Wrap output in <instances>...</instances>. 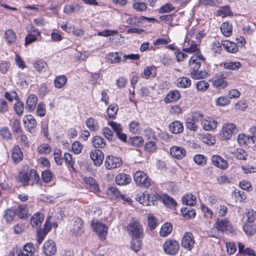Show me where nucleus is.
<instances>
[{
  "label": "nucleus",
  "instance_id": "f257e3e1",
  "mask_svg": "<svg viewBox=\"0 0 256 256\" xmlns=\"http://www.w3.org/2000/svg\"><path fill=\"white\" fill-rule=\"evenodd\" d=\"M128 231L132 238H141L144 234L142 225L136 221L132 222L128 224Z\"/></svg>",
  "mask_w": 256,
  "mask_h": 256
},
{
  "label": "nucleus",
  "instance_id": "f03ea898",
  "mask_svg": "<svg viewBox=\"0 0 256 256\" xmlns=\"http://www.w3.org/2000/svg\"><path fill=\"white\" fill-rule=\"evenodd\" d=\"M180 245L178 242L174 240H167L163 244L164 252L170 255L176 254L179 250Z\"/></svg>",
  "mask_w": 256,
  "mask_h": 256
},
{
  "label": "nucleus",
  "instance_id": "7ed1b4c3",
  "mask_svg": "<svg viewBox=\"0 0 256 256\" xmlns=\"http://www.w3.org/2000/svg\"><path fill=\"white\" fill-rule=\"evenodd\" d=\"M238 132L236 126L233 124H224L220 131L222 138L224 140L230 139L233 134Z\"/></svg>",
  "mask_w": 256,
  "mask_h": 256
},
{
  "label": "nucleus",
  "instance_id": "20e7f679",
  "mask_svg": "<svg viewBox=\"0 0 256 256\" xmlns=\"http://www.w3.org/2000/svg\"><path fill=\"white\" fill-rule=\"evenodd\" d=\"M134 180L137 184L144 188H148L150 182L146 174L142 171L136 172L134 175Z\"/></svg>",
  "mask_w": 256,
  "mask_h": 256
},
{
  "label": "nucleus",
  "instance_id": "39448f33",
  "mask_svg": "<svg viewBox=\"0 0 256 256\" xmlns=\"http://www.w3.org/2000/svg\"><path fill=\"white\" fill-rule=\"evenodd\" d=\"M92 226L101 240H104L106 238L107 234V227L105 224H102L97 220H93L92 221Z\"/></svg>",
  "mask_w": 256,
  "mask_h": 256
},
{
  "label": "nucleus",
  "instance_id": "423d86ee",
  "mask_svg": "<svg viewBox=\"0 0 256 256\" xmlns=\"http://www.w3.org/2000/svg\"><path fill=\"white\" fill-rule=\"evenodd\" d=\"M26 130L30 134H34L36 132L37 122L32 115L28 114L25 116L23 120Z\"/></svg>",
  "mask_w": 256,
  "mask_h": 256
},
{
  "label": "nucleus",
  "instance_id": "0eeeda50",
  "mask_svg": "<svg viewBox=\"0 0 256 256\" xmlns=\"http://www.w3.org/2000/svg\"><path fill=\"white\" fill-rule=\"evenodd\" d=\"M122 164V158L113 156H106L105 166L107 169L111 170L120 167Z\"/></svg>",
  "mask_w": 256,
  "mask_h": 256
},
{
  "label": "nucleus",
  "instance_id": "6e6552de",
  "mask_svg": "<svg viewBox=\"0 0 256 256\" xmlns=\"http://www.w3.org/2000/svg\"><path fill=\"white\" fill-rule=\"evenodd\" d=\"M202 114L200 112H195L192 118H188L186 120V126L190 130L196 132L198 130V126L196 124V122L198 121L199 118H203Z\"/></svg>",
  "mask_w": 256,
  "mask_h": 256
},
{
  "label": "nucleus",
  "instance_id": "1a4fd4ad",
  "mask_svg": "<svg viewBox=\"0 0 256 256\" xmlns=\"http://www.w3.org/2000/svg\"><path fill=\"white\" fill-rule=\"evenodd\" d=\"M90 156L96 166L102 165L104 159V154L102 151L98 149H94L90 152Z\"/></svg>",
  "mask_w": 256,
  "mask_h": 256
},
{
  "label": "nucleus",
  "instance_id": "9d476101",
  "mask_svg": "<svg viewBox=\"0 0 256 256\" xmlns=\"http://www.w3.org/2000/svg\"><path fill=\"white\" fill-rule=\"evenodd\" d=\"M228 76V74L225 72H220L216 76V78L213 80L212 84L214 87L224 89L228 85V82L225 80Z\"/></svg>",
  "mask_w": 256,
  "mask_h": 256
},
{
  "label": "nucleus",
  "instance_id": "9b49d317",
  "mask_svg": "<svg viewBox=\"0 0 256 256\" xmlns=\"http://www.w3.org/2000/svg\"><path fill=\"white\" fill-rule=\"evenodd\" d=\"M194 240L193 234L190 232H186L182 240V246L188 250H190L194 247Z\"/></svg>",
  "mask_w": 256,
  "mask_h": 256
},
{
  "label": "nucleus",
  "instance_id": "f8f14e48",
  "mask_svg": "<svg viewBox=\"0 0 256 256\" xmlns=\"http://www.w3.org/2000/svg\"><path fill=\"white\" fill-rule=\"evenodd\" d=\"M44 254L47 256H52L56 252V246L52 240H48L44 243L43 248Z\"/></svg>",
  "mask_w": 256,
  "mask_h": 256
},
{
  "label": "nucleus",
  "instance_id": "ddd939ff",
  "mask_svg": "<svg viewBox=\"0 0 256 256\" xmlns=\"http://www.w3.org/2000/svg\"><path fill=\"white\" fill-rule=\"evenodd\" d=\"M200 118L201 124L203 128L206 130H214L218 126L217 122L212 118H207L205 119Z\"/></svg>",
  "mask_w": 256,
  "mask_h": 256
},
{
  "label": "nucleus",
  "instance_id": "4468645a",
  "mask_svg": "<svg viewBox=\"0 0 256 256\" xmlns=\"http://www.w3.org/2000/svg\"><path fill=\"white\" fill-rule=\"evenodd\" d=\"M83 221L82 218H76L73 225L72 232L76 236H81L84 232Z\"/></svg>",
  "mask_w": 256,
  "mask_h": 256
},
{
  "label": "nucleus",
  "instance_id": "2eb2a0df",
  "mask_svg": "<svg viewBox=\"0 0 256 256\" xmlns=\"http://www.w3.org/2000/svg\"><path fill=\"white\" fill-rule=\"evenodd\" d=\"M212 162L214 166L222 170L226 169L228 166L227 161L218 155L213 156Z\"/></svg>",
  "mask_w": 256,
  "mask_h": 256
},
{
  "label": "nucleus",
  "instance_id": "dca6fc26",
  "mask_svg": "<svg viewBox=\"0 0 256 256\" xmlns=\"http://www.w3.org/2000/svg\"><path fill=\"white\" fill-rule=\"evenodd\" d=\"M38 102V98L34 94H30L27 98L26 108L28 112H30L34 110Z\"/></svg>",
  "mask_w": 256,
  "mask_h": 256
},
{
  "label": "nucleus",
  "instance_id": "f3484780",
  "mask_svg": "<svg viewBox=\"0 0 256 256\" xmlns=\"http://www.w3.org/2000/svg\"><path fill=\"white\" fill-rule=\"evenodd\" d=\"M4 38L8 46L15 44L17 40L16 34L12 29H8L4 32Z\"/></svg>",
  "mask_w": 256,
  "mask_h": 256
},
{
  "label": "nucleus",
  "instance_id": "a211bd4d",
  "mask_svg": "<svg viewBox=\"0 0 256 256\" xmlns=\"http://www.w3.org/2000/svg\"><path fill=\"white\" fill-rule=\"evenodd\" d=\"M170 153L173 157L179 160L185 156L186 152L182 147L174 146L170 148Z\"/></svg>",
  "mask_w": 256,
  "mask_h": 256
},
{
  "label": "nucleus",
  "instance_id": "6ab92c4d",
  "mask_svg": "<svg viewBox=\"0 0 256 256\" xmlns=\"http://www.w3.org/2000/svg\"><path fill=\"white\" fill-rule=\"evenodd\" d=\"M216 224L218 229L222 232L230 231L232 230V226L230 222L226 219L218 218Z\"/></svg>",
  "mask_w": 256,
  "mask_h": 256
},
{
  "label": "nucleus",
  "instance_id": "aec40b11",
  "mask_svg": "<svg viewBox=\"0 0 256 256\" xmlns=\"http://www.w3.org/2000/svg\"><path fill=\"white\" fill-rule=\"evenodd\" d=\"M84 180L90 191L96 194L99 192V187L94 178L92 177L84 178Z\"/></svg>",
  "mask_w": 256,
  "mask_h": 256
},
{
  "label": "nucleus",
  "instance_id": "412c9836",
  "mask_svg": "<svg viewBox=\"0 0 256 256\" xmlns=\"http://www.w3.org/2000/svg\"><path fill=\"white\" fill-rule=\"evenodd\" d=\"M131 177L130 176L121 173L117 175L116 177V182L118 185H126L131 182Z\"/></svg>",
  "mask_w": 256,
  "mask_h": 256
},
{
  "label": "nucleus",
  "instance_id": "4be33fe9",
  "mask_svg": "<svg viewBox=\"0 0 256 256\" xmlns=\"http://www.w3.org/2000/svg\"><path fill=\"white\" fill-rule=\"evenodd\" d=\"M44 220V214L41 212H36L32 217L30 224L32 227H38L41 226Z\"/></svg>",
  "mask_w": 256,
  "mask_h": 256
},
{
  "label": "nucleus",
  "instance_id": "5701e85b",
  "mask_svg": "<svg viewBox=\"0 0 256 256\" xmlns=\"http://www.w3.org/2000/svg\"><path fill=\"white\" fill-rule=\"evenodd\" d=\"M169 128L170 131L173 134H180L184 130L183 124L178 120H176L172 122Z\"/></svg>",
  "mask_w": 256,
  "mask_h": 256
},
{
  "label": "nucleus",
  "instance_id": "b1692460",
  "mask_svg": "<svg viewBox=\"0 0 256 256\" xmlns=\"http://www.w3.org/2000/svg\"><path fill=\"white\" fill-rule=\"evenodd\" d=\"M180 98V94L177 90H172L169 92L164 98L166 103H170L176 102Z\"/></svg>",
  "mask_w": 256,
  "mask_h": 256
},
{
  "label": "nucleus",
  "instance_id": "393cba45",
  "mask_svg": "<svg viewBox=\"0 0 256 256\" xmlns=\"http://www.w3.org/2000/svg\"><path fill=\"white\" fill-rule=\"evenodd\" d=\"M16 214L19 218L26 219L28 217V209L26 204L20 205L16 210Z\"/></svg>",
  "mask_w": 256,
  "mask_h": 256
},
{
  "label": "nucleus",
  "instance_id": "a878e982",
  "mask_svg": "<svg viewBox=\"0 0 256 256\" xmlns=\"http://www.w3.org/2000/svg\"><path fill=\"white\" fill-rule=\"evenodd\" d=\"M23 158L22 152L18 145H15L12 149V158L14 162L18 163L20 162Z\"/></svg>",
  "mask_w": 256,
  "mask_h": 256
},
{
  "label": "nucleus",
  "instance_id": "bb28decb",
  "mask_svg": "<svg viewBox=\"0 0 256 256\" xmlns=\"http://www.w3.org/2000/svg\"><path fill=\"white\" fill-rule=\"evenodd\" d=\"M222 44L224 48L229 52L234 54L238 50V46L236 44L228 40L222 41Z\"/></svg>",
  "mask_w": 256,
  "mask_h": 256
},
{
  "label": "nucleus",
  "instance_id": "cd10ccee",
  "mask_svg": "<svg viewBox=\"0 0 256 256\" xmlns=\"http://www.w3.org/2000/svg\"><path fill=\"white\" fill-rule=\"evenodd\" d=\"M190 72H192L196 70L200 69L201 66V62H199L198 56H192L188 61Z\"/></svg>",
  "mask_w": 256,
  "mask_h": 256
},
{
  "label": "nucleus",
  "instance_id": "c85d7f7f",
  "mask_svg": "<svg viewBox=\"0 0 256 256\" xmlns=\"http://www.w3.org/2000/svg\"><path fill=\"white\" fill-rule=\"evenodd\" d=\"M220 30L225 36H230L232 33V26L231 23L224 22L220 26Z\"/></svg>",
  "mask_w": 256,
  "mask_h": 256
},
{
  "label": "nucleus",
  "instance_id": "c756f323",
  "mask_svg": "<svg viewBox=\"0 0 256 256\" xmlns=\"http://www.w3.org/2000/svg\"><path fill=\"white\" fill-rule=\"evenodd\" d=\"M238 142L241 146L254 144V140L252 139L250 136H246L244 134H240L238 135Z\"/></svg>",
  "mask_w": 256,
  "mask_h": 256
},
{
  "label": "nucleus",
  "instance_id": "7c9ffc66",
  "mask_svg": "<svg viewBox=\"0 0 256 256\" xmlns=\"http://www.w3.org/2000/svg\"><path fill=\"white\" fill-rule=\"evenodd\" d=\"M172 224L170 223L166 222L161 228L160 232V236L162 237H166L172 232Z\"/></svg>",
  "mask_w": 256,
  "mask_h": 256
},
{
  "label": "nucleus",
  "instance_id": "2f4dec72",
  "mask_svg": "<svg viewBox=\"0 0 256 256\" xmlns=\"http://www.w3.org/2000/svg\"><path fill=\"white\" fill-rule=\"evenodd\" d=\"M92 143L96 148H104L106 146V142L104 138L98 136L93 138Z\"/></svg>",
  "mask_w": 256,
  "mask_h": 256
},
{
  "label": "nucleus",
  "instance_id": "473e14b6",
  "mask_svg": "<svg viewBox=\"0 0 256 256\" xmlns=\"http://www.w3.org/2000/svg\"><path fill=\"white\" fill-rule=\"evenodd\" d=\"M208 75V73L206 70H202L200 69L192 71L190 73V77L196 80L205 78Z\"/></svg>",
  "mask_w": 256,
  "mask_h": 256
},
{
  "label": "nucleus",
  "instance_id": "72a5a7b5",
  "mask_svg": "<svg viewBox=\"0 0 256 256\" xmlns=\"http://www.w3.org/2000/svg\"><path fill=\"white\" fill-rule=\"evenodd\" d=\"M67 82V78L65 76H59L55 78L54 83L56 88H63Z\"/></svg>",
  "mask_w": 256,
  "mask_h": 256
},
{
  "label": "nucleus",
  "instance_id": "f704fd0d",
  "mask_svg": "<svg viewBox=\"0 0 256 256\" xmlns=\"http://www.w3.org/2000/svg\"><path fill=\"white\" fill-rule=\"evenodd\" d=\"M86 124L90 131H96L99 128L97 121L93 118H90L87 119Z\"/></svg>",
  "mask_w": 256,
  "mask_h": 256
},
{
  "label": "nucleus",
  "instance_id": "c9c22d12",
  "mask_svg": "<svg viewBox=\"0 0 256 256\" xmlns=\"http://www.w3.org/2000/svg\"><path fill=\"white\" fill-rule=\"evenodd\" d=\"M182 201L186 205L192 206L196 204V196L192 194H188L182 198Z\"/></svg>",
  "mask_w": 256,
  "mask_h": 256
},
{
  "label": "nucleus",
  "instance_id": "e433bc0d",
  "mask_svg": "<svg viewBox=\"0 0 256 256\" xmlns=\"http://www.w3.org/2000/svg\"><path fill=\"white\" fill-rule=\"evenodd\" d=\"M202 141L208 145H212L216 143L215 138L208 133L201 136Z\"/></svg>",
  "mask_w": 256,
  "mask_h": 256
},
{
  "label": "nucleus",
  "instance_id": "4c0bfd02",
  "mask_svg": "<svg viewBox=\"0 0 256 256\" xmlns=\"http://www.w3.org/2000/svg\"><path fill=\"white\" fill-rule=\"evenodd\" d=\"M178 86L182 88H186L191 85V80L186 77H182L178 79Z\"/></svg>",
  "mask_w": 256,
  "mask_h": 256
},
{
  "label": "nucleus",
  "instance_id": "58836bf2",
  "mask_svg": "<svg viewBox=\"0 0 256 256\" xmlns=\"http://www.w3.org/2000/svg\"><path fill=\"white\" fill-rule=\"evenodd\" d=\"M0 136L2 140H10L12 138V134L8 128L6 127H4L0 128Z\"/></svg>",
  "mask_w": 256,
  "mask_h": 256
},
{
  "label": "nucleus",
  "instance_id": "ea45409f",
  "mask_svg": "<svg viewBox=\"0 0 256 256\" xmlns=\"http://www.w3.org/2000/svg\"><path fill=\"white\" fill-rule=\"evenodd\" d=\"M118 110V106L116 104H111L107 109L108 114L110 118H114Z\"/></svg>",
  "mask_w": 256,
  "mask_h": 256
},
{
  "label": "nucleus",
  "instance_id": "a19ab883",
  "mask_svg": "<svg viewBox=\"0 0 256 256\" xmlns=\"http://www.w3.org/2000/svg\"><path fill=\"white\" fill-rule=\"evenodd\" d=\"M16 214V210H8L5 211L4 215V218L7 223L11 222Z\"/></svg>",
  "mask_w": 256,
  "mask_h": 256
},
{
  "label": "nucleus",
  "instance_id": "79ce46f5",
  "mask_svg": "<svg viewBox=\"0 0 256 256\" xmlns=\"http://www.w3.org/2000/svg\"><path fill=\"white\" fill-rule=\"evenodd\" d=\"M156 68L154 66H149L145 68L144 71V76H142L143 78H148L150 76H154L156 75Z\"/></svg>",
  "mask_w": 256,
  "mask_h": 256
},
{
  "label": "nucleus",
  "instance_id": "37998d69",
  "mask_svg": "<svg viewBox=\"0 0 256 256\" xmlns=\"http://www.w3.org/2000/svg\"><path fill=\"white\" fill-rule=\"evenodd\" d=\"M150 194H148L143 193L140 196L136 197V200L140 202V203L144 205H150L149 203L150 202Z\"/></svg>",
  "mask_w": 256,
  "mask_h": 256
},
{
  "label": "nucleus",
  "instance_id": "c03bdc74",
  "mask_svg": "<svg viewBox=\"0 0 256 256\" xmlns=\"http://www.w3.org/2000/svg\"><path fill=\"white\" fill-rule=\"evenodd\" d=\"M24 106L23 102L18 101L14 105V110L18 116H22L24 114Z\"/></svg>",
  "mask_w": 256,
  "mask_h": 256
},
{
  "label": "nucleus",
  "instance_id": "a18cd8bd",
  "mask_svg": "<svg viewBox=\"0 0 256 256\" xmlns=\"http://www.w3.org/2000/svg\"><path fill=\"white\" fill-rule=\"evenodd\" d=\"M36 114L40 117H44L46 114V105L42 102H40L36 107Z\"/></svg>",
  "mask_w": 256,
  "mask_h": 256
},
{
  "label": "nucleus",
  "instance_id": "49530a36",
  "mask_svg": "<svg viewBox=\"0 0 256 256\" xmlns=\"http://www.w3.org/2000/svg\"><path fill=\"white\" fill-rule=\"evenodd\" d=\"M140 129V124L136 120H133L129 124V130L133 134H137Z\"/></svg>",
  "mask_w": 256,
  "mask_h": 256
},
{
  "label": "nucleus",
  "instance_id": "de8ad7c7",
  "mask_svg": "<svg viewBox=\"0 0 256 256\" xmlns=\"http://www.w3.org/2000/svg\"><path fill=\"white\" fill-rule=\"evenodd\" d=\"M242 65L239 62H227L224 64V67L228 70H236L241 67Z\"/></svg>",
  "mask_w": 256,
  "mask_h": 256
},
{
  "label": "nucleus",
  "instance_id": "09e8293b",
  "mask_svg": "<svg viewBox=\"0 0 256 256\" xmlns=\"http://www.w3.org/2000/svg\"><path fill=\"white\" fill-rule=\"evenodd\" d=\"M140 238H132L131 242V248L134 252H138L141 246Z\"/></svg>",
  "mask_w": 256,
  "mask_h": 256
},
{
  "label": "nucleus",
  "instance_id": "8fccbe9b",
  "mask_svg": "<svg viewBox=\"0 0 256 256\" xmlns=\"http://www.w3.org/2000/svg\"><path fill=\"white\" fill-rule=\"evenodd\" d=\"M53 176L52 172L48 170H44L42 174V177L44 182L46 183L50 182Z\"/></svg>",
  "mask_w": 256,
  "mask_h": 256
},
{
  "label": "nucleus",
  "instance_id": "3c124183",
  "mask_svg": "<svg viewBox=\"0 0 256 256\" xmlns=\"http://www.w3.org/2000/svg\"><path fill=\"white\" fill-rule=\"evenodd\" d=\"M108 61L110 63H118L120 62V57L118 52L110 53L107 56Z\"/></svg>",
  "mask_w": 256,
  "mask_h": 256
},
{
  "label": "nucleus",
  "instance_id": "603ef678",
  "mask_svg": "<svg viewBox=\"0 0 256 256\" xmlns=\"http://www.w3.org/2000/svg\"><path fill=\"white\" fill-rule=\"evenodd\" d=\"M235 156L239 159L246 160V159L247 154L242 148H238L234 152Z\"/></svg>",
  "mask_w": 256,
  "mask_h": 256
},
{
  "label": "nucleus",
  "instance_id": "864d4df0",
  "mask_svg": "<svg viewBox=\"0 0 256 256\" xmlns=\"http://www.w3.org/2000/svg\"><path fill=\"white\" fill-rule=\"evenodd\" d=\"M46 66V63L42 60H37L34 64V68L38 72L42 71Z\"/></svg>",
  "mask_w": 256,
  "mask_h": 256
},
{
  "label": "nucleus",
  "instance_id": "5fc2aeb1",
  "mask_svg": "<svg viewBox=\"0 0 256 256\" xmlns=\"http://www.w3.org/2000/svg\"><path fill=\"white\" fill-rule=\"evenodd\" d=\"M38 150L40 154H48L51 151V148L47 144H42L38 148Z\"/></svg>",
  "mask_w": 256,
  "mask_h": 256
},
{
  "label": "nucleus",
  "instance_id": "6e6d98bb",
  "mask_svg": "<svg viewBox=\"0 0 256 256\" xmlns=\"http://www.w3.org/2000/svg\"><path fill=\"white\" fill-rule=\"evenodd\" d=\"M143 138L140 136H136L130 138V142L134 146H140L143 144Z\"/></svg>",
  "mask_w": 256,
  "mask_h": 256
},
{
  "label": "nucleus",
  "instance_id": "4d7b16f0",
  "mask_svg": "<svg viewBox=\"0 0 256 256\" xmlns=\"http://www.w3.org/2000/svg\"><path fill=\"white\" fill-rule=\"evenodd\" d=\"M29 175L30 178V180L32 182V184L34 183H38L40 180V178L38 174L37 173L36 170L34 169H31L29 172Z\"/></svg>",
  "mask_w": 256,
  "mask_h": 256
},
{
  "label": "nucleus",
  "instance_id": "13d9d810",
  "mask_svg": "<svg viewBox=\"0 0 256 256\" xmlns=\"http://www.w3.org/2000/svg\"><path fill=\"white\" fill-rule=\"evenodd\" d=\"M209 86L210 84L206 80L199 81L196 83V85L197 90L201 92L206 90L208 89Z\"/></svg>",
  "mask_w": 256,
  "mask_h": 256
},
{
  "label": "nucleus",
  "instance_id": "bf43d9fd",
  "mask_svg": "<svg viewBox=\"0 0 256 256\" xmlns=\"http://www.w3.org/2000/svg\"><path fill=\"white\" fill-rule=\"evenodd\" d=\"M40 36V35H37L36 33L28 34L26 36L24 44L26 46L36 41L37 36Z\"/></svg>",
  "mask_w": 256,
  "mask_h": 256
},
{
  "label": "nucleus",
  "instance_id": "052dcab7",
  "mask_svg": "<svg viewBox=\"0 0 256 256\" xmlns=\"http://www.w3.org/2000/svg\"><path fill=\"white\" fill-rule=\"evenodd\" d=\"M246 215L249 223L254 222L256 219V212L252 209L247 210Z\"/></svg>",
  "mask_w": 256,
  "mask_h": 256
},
{
  "label": "nucleus",
  "instance_id": "680f3d73",
  "mask_svg": "<svg viewBox=\"0 0 256 256\" xmlns=\"http://www.w3.org/2000/svg\"><path fill=\"white\" fill-rule=\"evenodd\" d=\"M19 179L20 182H22L24 186L28 185V182L30 181L29 173L28 172L20 173L19 176Z\"/></svg>",
  "mask_w": 256,
  "mask_h": 256
},
{
  "label": "nucleus",
  "instance_id": "e2e57ef3",
  "mask_svg": "<svg viewBox=\"0 0 256 256\" xmlns=\"http://www.w3.org/2000/svg\"><path fill=\"white\" fill-rule=\"evenodd\" d=\"M230 102V100L228 97L220 96L216 101L217 106H224L228 105Z\"/></svg>",
  "mask_w": 256,
  "mask_h": 256
},
{
  "label": "nucleus",
  "instance_id": "0e129e2a",
  "mask_svg": "<svg viewBox=\"0 0 256 256\" xmlns=\"http://www.w3.org/2000/svg\"><path fill=\"white\" fill-rule=\"evenodd\" d=\"M182 212L184 216H188V218H193L195 216L196 214L194 210L187 208H184L182 209Z\"/></svg>",
  "mask_w": 256,
  "mask_h": 256
},
{
  "label": "nucleus",
  "instance_id": "69168bd1",
  "mask_svg": "<svg viewBox=\"0 0 256 256\" xmlns=\"http://www.w3.org/2000/svg\"><path fill=\"white\" fill-rule=\"evenodd\" d=\"M148 224L152 230L154 229L158 225L157 220L152 214H150L148 216Z\"/></svg>",
  "mask_w": 256,
  "mask_h": 256
},
{
  "label": "nucleus",
  "instance_id": "338daca9",
  "mask_svg": "<svg viewBox=\"0 0 256 256\" xmlns=\"http://www.w3.org/2000/svg\"><path fill=\"white\" fill-rule=\"evenodd\" d=\"M175 10V7L172 4H166L162 6L159 12L160 14L170 12Z\"/></svg>",
  "mask_w": 256,
  "mask_h": 256
},
{
  "label": "nucleus",
  "instance_id": "774afa93",
  "mask_svg": "<svg viewBox=\"0 0 256 256\" xmlns=\"http://www.w3.org/2000/svg\"><path fill=\"white\" fill-rule=\"evenodd\" d=\"M5 98L10 102H12L14 99L18 100H19L18 96L17 93L14 91H12L10 92H5L4 94Z\"/></svg>",
  "mask_w": 256,
  "mask_h": 256
}]
</instances>
